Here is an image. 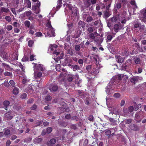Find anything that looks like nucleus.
I'll return each mask as SVG.
<instances>
[{
	"mask_svg": "<svg viewBox=\"0 0 146 146\" xmlns=\"http://www.w3.org/2000/svg\"><path fill=\"white\" fill-rule=\"evenodd\" d=\"M115 58L119 63H121L124 61V58L120 56H117Z\"/></svg>",
	"mask_w": 146,
	"mask_h": 146,
	"instance_id": "2eb2a0df",
	"label": "nucleus"
},
{
	"mask_svg": "<svg viewBox=\"0 0 146 146\" xmlns=\"http://www.w3.org/2000/svg\"><path fill=\"white\" fill-rule=\"evenodd\" d=\"M32 64H34L33 68H34V72L44 71L45 70V68L43 65L42 64H38L34 63H33Z\"/></svg>",
	"mask_w": 146,
	"mask_h": 146,
	"instance_id": "20e7f679",
	"label": "nucleus"
},
{
	"mask_svg": "<svg viewBox=\"0 0 146 146\" xmlns=\"http://www.w3.org/2000/svg\"><path fill=\"white\" fill-rule=\"evenodd\" d=\"M56 70L58 71H60V64L57 65L56 66Z\"/></svg>",
	"mask_w": 146,
	"mask_h": 146,
	"instance_id": "79ce46f5",
	"label": "nucleus"
},
{
	"mask_svg": "<svg viewBox=\"0 0 146 146\" xmlns=\"http://www.w3.org/2000/svg\"><path fill=\"white\" fill-rule=\"evenodd\" d=\"M64 56V54L62 52L61 53V54H60V56L58 57V58H54V60L56 62H58L60 59H62L63 58Z\"/></svg>",
	"mask_w": 146,
	"mask_h": 146,
	"instance_id": "412c9836",
	"label": "nucleus"
},
{
	"mask_svg": "<svg viewBox=\"0 0 146 146\" xmlns=\"http://www.w3.org/2000/svg\"><path fill=\"white\" fill-rule=\"evenodd\" d=\"M119 28V26L118 25L116 24L115 25L114 27V30L116 33L118 32Z\"/></svg>",
	"mask_w": 146,
	"mask_h": 146,
	"instance_id": "a878e982",
	"label": "nucleus"
},
{
	"mask_svg": "<svg viewBox=\"0 0 146 146\" xmlns=\"http://www.w3.org/2000/svg\"><path fill=\"white\" fill-rule=\"evenodd\" d=\"M5 19L8 22H10L11 20V17L9 16H5Z\"/></svg>",
	"mask_w": 146,
	"mask_h": 146,
	"instance_id": "c9c22d12",
	"label": "nucleus"
},
{
	"mask_svg": "<svg viewBox=\"0 0 146 146\" xmlns=\"http://www.w3.org/2000/svg\"><path fill=\"white\" fill-rule=\"evenodd\" d=\"M45 99L46 101H49L51 100L52 98L50 96H48L46 97Z\"/></svg>",
	"mask_w": 146,
	"mask_h": 146,
	"instance_id": "4d7b16f0",
	"label": "nucleus"
},
{
	"mask_svg": "<svg viewBox=\"0 0 146 146\" xmlns=\"http://www.w3.org/2000/svg\"><path fill=\"white\" fill-rule=\"evenodd\" d=\"M59 9H58L57 7H54L53 9L51 10V12H53V11H55L56 12Z\"/></svg>",
	"mask_w": 146,
	"mask_h": 146,
	"instance_id": "69168bd1",
	"label": "nucleus"
},
{
	"mask_svg": "<svg viewBox=\"0 0 146 146\" xmlns=\"http://www.w3.org/2000/svg\"><path fill=\"white\" fill-rule=\"evenodd\" d=\"M121 78V75H117L114 76L112 78L111 81L110 82L111 85H116L119 82Z\"/></svg>",
	"mask_w": 146,
	"mask_h": 146,
	"instance_id": "7ed1b4c3",
	"label": "nucleus"
},
{
	"mask_svg": "<svg viewBox=\"0 0 146 146\" xmlns=\"http://www.w3.org/2000/svg\"><path fill=\"white\" fill-rule=\"evenodd\" d=\"M146 89V82H144L142 84L139 85L135 88V90L137 91H142Z\"/></svg>",
	"mask_w": 146,
	"mask_h": 146,
	"instance_id": "0eeeda50",
	"label": "nucleus"
},
{
	"mask_svg": "<svg viewBox=\"0 0 146 146\" xmlns=\"http://www.w3.org/2000/svg\"><path fill=\"white\" fill-rule=\"evenodd\" d=\"M72 75H71L68 78V81L70 82L72 81Z\"/></svg>",
	"mask_w": 146,
	"mask_h": 146,
	"instance_id": "680f3d73",
	"label": "nucleus"
},
{
	"mask_svg": "<svg viewBox=\"0 0 146 146\" xmlns=\"http://www.w3.org/2000/svg\"><path fill=\"white\" fill-rule=\"evenodd\" d=\"M57 7L58 9H60L62 4V0H58L57 1Z\"/></svg>",
	"mask_w": 146,
	"mask_h": 146,
	"instance_id": "c85d7f7f",
	"label": "nucleus"
},
{
	"mask_svg": "<svg viewBox=\"0 0 146 146\" xmlns=\"http://www.w3.org/2000/svg\"><path fill=\"white\" fill-rule=\"evenodd\" d=\"M97 34L96 32H94L93 33H90L89 35V36L90 38L93 40L95 38V36H96Z\"/></svg>",
	"mask_w": 146,
	"mask_h": 146,
	"instance_id": "aec40b11",
	"label": "nucleus"
},
{
	"mask_svg": "<svg viewBox=\"0 0 146 146\" xmlns=\"http://www.w3.org/2000/svg\"><path fill=\"white\" fill-rule=\"evenodd\" d=\"M75 79L76 82H77V84L78 86L80 87L81 86V83L82 82L81 79H80L79 76L78 74H76L75 77Z\"/></svg>",
	"mask_w": 146,
	"mask_h": 146,
	"instance_id": "9d476101",
	"label": "nucleus"
},
{
	"mask_svg": "<svg viewBox=\"0 0 146 146\" xmlns=\"http://www.w3.org/2000/svg\"><path fill=\"white\" fill-rule=\"evenodd\" d=\"M94 28L93 27H90L88 28L87 29V30L89 32V33H92L94 31Z\"/></svg>",
	"mask_w": 146,
	"mask_h": 146,
	"instance_id": "37998d69",
	"label": "nucleus"
},
{
	"mask_svg": "<svg viewBox=\"0 0 146 146\" xmlns=\"http://www.w3.org/2000/svg\"><path fill=\"white\" fill-rule=\"evenodd\" d=\"M33 43V41L32 40H29L28 42V45L29 47L32 46Z\"/></svg>",
	"mask_w": 146,
	"mask_h": 146,
	"instance_id": "864d4df0",
	"label": "nucleus"
},
{
	"mask_svg": "<svg viewBox=\"0 0 146 146\" xmlns=\"http://www.w3.org/2000/svg\"><path fill=\"white\" fill-rule=\"evenodd\" d=\"M35 35L37 37H39L42 36V33L38 32H36V33Z\"/></svg>",
	"mask_w": 146,
	"mask_h": 146,
	"instance_id": "603ef678",
	"label": "nucleus"
},
{
	"mask_svg": "<svg viewBox=\"0 0 146 146\" xmlns=\"http://www.w3.org/2000/svg\"><path fill=\"white\" fill-rule=\"evenodd\" d=\"M145 29V26L144 25H142L141 24L140 25L139 27V29L140 32H142Z\"/></svg>",
	"mask_w": 146,
	"mask_h": 146,
	"instance_id": "7c9ffc66",
	"label": "nucleus"
},
{
	"mask_svg": "<svg viewBox=\"0 0 146 146\" xmlns=\"http://www.w3.org/2000/svg\"><path fill=\"white\" fill-rule=\"evenodd\" d=\"M2 65L6 70L11 71H13V68H11L9 66L5 63H3Z\"/></svg>",
	"mask_w": 146,
	"mask_h": 146,
	"instance_id": "4468645a",
	"label": "nucleus"
},
{
	"mask_svg": "<svg viewBox=\"0 0 146 146\" xmlns=\"http://www.w3.org/2000/svg\"><path fill=\"white\" fill-rule=\"evenodd\" d=\"M19 89L17 88L14 87L13 90V93L15 95H17L19 93Z\"/></svg>",
	"mask_w": 146,
	"mask_h": 146,
	"instance_id": "6ab92c4d",
	"label": "nucleus"
},
{
	"mask_svg": "<svg viewBox=\"0 0 146 146\" xmlns=\"http://www.w3.org/2000/svg\"><path fill=\"white\" fill-rule=\"evenodd\" d=\"M129 127L130 129L134 131H137L139 129L137 126L134 124H131L129 125Z\"/></svg>",
	"mask_w": 146,
	"mask_h": 146,
	"instance_id": "1a4fd4ad",
	"label": "nucleus"
},
{
	"mask_svg": "<svg viewBox=\"0 0 146 146\" xmlns=\"http://www.w3.org/2000/svg\"><path fill=\"white\" fill-rule=\"evenodd\" d=\"M36 72H34V76L36 78H37L38 77H40L42 76V73L39 72L38 73H36Z\"/></svg>",
	"mask_w": 146,
	"mask_h": 146,
	"instance_id": "5701e85b",
	"label": "nucleus"
},
{
	"mask_svg": "<svg viewBox=\"0 0 146 146\" xmlns=\"http://www.w3.org/2000/svg\"><path fill=\"white\" fill-rule=\"evenodd\" d=\"M29 80H28L26 76H24L23 77V79L22 81V83L23 84H24L26 82H28Z\"/></svg>",
	"mask_w": 146,
	"mask_h": 146,
	"instance_id": "c756f323",
	"label": "nucleus"
},
{
	"mask_svg": "<svg viewBox=\"0 0 146 146\" xmlns=\"http://www.w3.org/2000/svg\"><path fill=\"white\" fill-rule=\"evenodd\" d=\"M19 67L21 68L22 70H23V71H24V70H25L24 68L21 63H20L19 64Z\"/></svg>",
	"mask_w": 146,
	"mask_h": 146,
	"instance_id": "052dcab7",
	"label": "nucleus"
},
{
	"mask_svg": "<svg viewBox=\"0 0 146 146\" xmlns=\"http://www.w3.org/2000/svg\"><path fill=\"white\" fill-rule=\"evenodd\" d=\"M56 141L54 139H52L47 142V145L48 146H52L56 143Z\"/></svg>",
	"mask_w": 146,
	"mask_h": 146,
	"instance_id": "9b49d317",
	"label": "nucleus"
},
{
	"mask_svg": "<svg viewBox=\"0 0 146 146\" xmlns=\"http://www.w3.org/2000/svg\"><path fill=\"white\" fill-rule=\"evenodd\" d=\"M52 130V129L50 127H48L46 130V132L47 133H51Z\"/></svg>",
	"mask_w": 146,
	"mask_h": 146,
	"instance_id": "58836bf2",
	"label": "nucleus"
},
{
	"mask_svg": "<svg viewBox=\"0 0 146 146\" xmlns=\"http://www.w3.org/2000/svg\"><path fill=\"white\" fill-rule=\"evenodd\" d=\"M57 46L56 44H54L52 45L50 47L49 49L50 50L52 51H54L53 52V54H54V56H57L60 53L61 54V53L62 52H60L59 51H57L56 50H55L56 48L57 47Z\"/></svg>",
	"mask_w": 146,
	"mask_h": 146,
	"instance_id": "423d86ee",
	"label": "nucleus"
},
{
	"mask_svg": "<svg viewBox=\"0 0 146 146\" xmlns=\"http://www.w3.org/2000/svg\"><path fill=\"white\" fill-rule=\"evenodd\" d=\"M32 10L34 11L36 13H38L40 12V9L39 8L35 6H32Z\"/></svg>",
	"mask_w": 146,
	"mask_h": 146,
	"instance_id": "dca6fc26",
	"label": "nucleus"
},
{
	"mask_svg": "<svg viewBox=\"0 0 146 146\" xmlns=\"http://www.w3.org/2000/svg\"><path fill=\"white\" fill-rule=\"evenodd\" d=\"M9 82L10 84L13 86H14L15 84V82H14V81L12 80H11L9 81Z\"/></svg>",
	"mask_w": 146,
	"mask_h": 146,
	"instance_id": "3c124183",
	"label": "nucleus"
},
{
	"mask_svg": "<svg viewBox=\"0 0 146 146\" xmlns=\"http://www.w3.org/2000/svg\"><path fill=\"white\" fill-rule=\"evenodd\" d=\"M141 24V23L139 22L138 19H135L133 25L134 27L135 28H137L138 27H139Z\"/></svg>",
	"mask_w": 146,
	"mask_h": 146,
	"instance_id": "f8f14e48",
	"label": "nucleus"
},
{
	"mask_svg": "<svg viewBox=\"0 0 146 146\" xmlns=\"http://www.w3.org/2000/svg\"><path fill=\"white\" fill-rule=\"evenodd\" d=\"M130 81L131 83L135 84L136 82L138 81V79L136 77H132L130 78Z\"/></svg>",
	"mask_w": 146,
	"mask_h": 146,
	"instance_id": "a211bd4d",
	"label": "nucleus"
},
{
	"mask_svg": "<svg viewBox=\"0 0 146 146\" xmlns=\"http://www.w3.org/2000/svg\"><path fill=\"white\" fill-rule=\"evenodd\" d=\"M11 144V142L9 140H7L6 142V146H9Z\"/></svg>",
	"mask_w": 146,
	"mask_h": 146,
	"instance_id": "338daca9",
	"label": "nucleus"
},
{
	"mask_svg": "<svg viewBox=\"0 0 146 146\" xmlns=\"http://www.w3.org/2000/svg\"><path fill=\"white\" fill-rule=\"evenodd\" d=\"M42 141V139L41 138H36L34 140V142L35 144H38Z\"/></svg>",
	"mask_w": 146,
	"mask_h": 146,
	"instance_id": "b1692460",
	"label": "nucleus"
},
{
	"mask_svg": "<svg viewBox=\"0 0 146 146\" xmlns=\"http://www.w3.org/2000/svg\"><path fill=\"white\" fill-rule=\"evenodd\" d=\"M130 3L131 5L133 6L132 10H133V11L134 12L135 10L137 7L135 0H131L130 2Z\"/></svg>",
	"mask_w": 146,
	"mask_h": 146,
	"instance_id": "ddd939ff",
	"label": "nucleus"
},
{
	"mask_svg": "<svg viewBox=\"0 0 146 146\" xmlns=\"http://www.w3.org/2000/svg\"><path fill=\"white\" fill-rule=\"evenodd\" d=\"M111 133V131L110 130L106 131L105 132V134L106 135H109Z\"/></svg>",
	"mask_w": 146,
	"mask_h": 146,
	"instance_id": "5fc2aeb1",
	"label": "nucleus"
},
{
	"mask_svg": "<svg viewBox=\"0 0 146 146\" xmlns=\"http://www.w3.org/2000/svg\"><path fill=\"white\" fill-rule=\"evenodd\" d=\"M32 13V12L31 11H26L25 13V15L27 16H30Z\"/></svg>",
	"mask_w": 146,
	"mask_h": 146,
	"instance_id": "a18cd8bd",
	"label": "nucleus"
},
{
	"mask_svg": "<svg viewBox=\"0 0 146 146\" xmlns=\"http://www.w3.org/2000/svg\"><path fill=\"white\" fill-rule=\"evenodd\" d=\"M6 28L7 30L10 31L12 29L13 27L11 25H8L6 27Z\"/></svg>",
	"mask_w": 146,
	"mask_h": 146,
	"instance_id": "ea45409f",
	"label": "nucleus"
},
{
	"mask_svg": "<svg viewBox=\"0 0 146 146\" xmlns=\"http://www.w3.org/2000/svg\"><path fill=\"white\" fill-rule=\"evenodd\" d=\"M24 24L26 27H27L28 28L30 27V23L29 21L28 20L25 21L24 23Z\"/></svg>",
	"mask_w": 146,
	"mask_h": 146,
	"instance_id": "bb28decb",
	"label": "nucleus"
},
{
	"mask_svg": "<svg viewBox=\"0 0 146 146\" xmlns=\"http://www.w3.org/2000/svg\"><path fill=\"white\" fill-rule=\"evenodd\" d=\"M10 12L9 10L7 8L1 7L0 8V16H4Z\"/></svg>",
	"mask_w": 146,
	"mask_h": 146,
	"instance_id": "39448f33",
	"label": "nucleus"
},
{
	"mask_svg": "<svg viewBox=\"0 0 146 146\" xmlns=\"http://www.w3.org/2000/svg\"><path fill=\"white\" fill-rule=\"evenodd\" d=\"M133 59L134 60V62L136 64H139L141 63V60L139 58H135L134 57Z\"/></svg>",
	"mask_w": 146,
	"mask_h": 146,
	"instance_id": "cd10ccee",
	"label": "nucleus"
},
{
	"mask_svg": "<svg viewBox=\"0 0 146 146\" xmlns=\"http://www.w3.org/2000/svg\"><path fill=\"white\" fill-rule=\"evenodd\" d=\"M141 14L144 17H146V9L142 11Z\"/></svg>",
	"mask_w": 146,
	"mask_h": 146,
	"instance_id": "09e8293b",
	"label": "nucleus"
},
{
	"mask_svg": "<svg viewBox=\"0 0 146 146\" xmlns=\"http://www.w3.org/2000/svg\"><path fill=\"white\" fill-rule=\"evenodd\" d=\"M113 96L116 98H118L120 97V95L119 93H116L114 94Z\"/></svg>",
	"mask_w": 146,
	"mask_h": 146,
	"instance_id": "72a5a7b5",
	"label": "nucleus"
},
{
	"mask_svg": "<svg viewBox=\"0 0 146 146\" xmlns=\"http://www.w3.org/2000/svg\"><path fill=\"white\" fill-rule=\"evenodd\" d=\"M4 75L6 76H11L12 75V74L11 72H6L4 73Z\"/></svg>",
	"mask_w": 146,
	"mask_h": 146,
	"instance_id": "49530a36",
	"label": "nucleus"
},
{
	"mask_svg": "<svg viewBox=\"0 0 146 146\" xmlns=\"http://www.w3.org/2000/svg\"><path fill=\"white\" fill-rule=\"evenodd\" d=\"M35 56L33 55H31L30 56V60L31 61H32L34 60H35V58H34V57Z\"/></svg>",
	"mask_w": 146,
	"mask_h": 146,
	"instance_id": "774afa93",
	"label": "nucleus"
},
{
	"mask_svg": "<svg viewBox=\"0 0 146 146\" xmlns=\"http://www.w3.org/2000/svg\"><path fill=\"white\" fill-rule=\"evenodd\" d=\"M26 3L28 5L27 7L30 8L31 7V3L30 1L29 0H26Z\"/></svg>",
	"mask_w": 146,
	"mask_h": 146,
	"instance_id": "4c0bfd02",
	"label": "nucleus"
},
{
	"mask_svg": "<svg viewBox=\"0 0 146 146\" xmlns=\"http://www.w3.org/2000/svg\"><path fill=\"white\" fill-rule=\"evenodd\" d=\"M51 23L50 21H48L46 24V26L47 28L45 30V34L46 37H51L55 36L54 29L52 27Z\"/></svg>",
	"mask_w": 146,
	"mask_h": 146,
	"instance_id": "f03ea898",
	"label": "nucleus"
},
{
	"mask_svg": "<svg viewBox=\"0 0 146 146\" xmlns=\"http://www.w3.org/2000/svg\"><path fill=\"white\" fill-rule=\"evenodd\" d=\"M10 104V102L7 100L3 102V105L5 107V110H7V107Z\"/></svg>",
	"mask_w": 146,
	"mask_h": 146,
	"instance_id": "4be33fe9",
	"label": "nucleus"
},
{
	"mask_svg": "<svg viewBox=\"0 0 146 146\" xmlns=\"http://www.w3.org/2000/svg\"><path fill=\"white\" fill-rule=\"evenodd\" d=\"M26 91L28 93L33 92V90L31 89V86L28 88H27L26 89Z\"/></svg>",
	"mask_w": 146,
	"mask_h": 146,
	"instance_id": "f704fd0d",
	"label": "nucleus"
},
{
	"mask_svg": "<svg viewBox=\"0 0 146 146\" xmlns=\"http://www.w3.org/2000/svg\"><path fill=\"white\" fill-rule=\"evenodd\" d=\"M58 87L56 86H53L52 87H49V90L51 92L56 91L58 90Z\"/></svg>",
	"mask_w": 146,
	"mask_h": 146,
	"instance_id": "f3484780",
	"label": "nucleus"
},
{
	"mask_svg": "<svg viewBox=\"0 0 146 146\" xmlns=\"http://www.w3.org/2000/svg\"><path fill=\"white\" fill-rule=\"evenodd\" d=\"M142 113V111H139V112L137 113L135 116V117L136 118L138 119L140 117L141 114Z\"/></svg>",
	"mask_w": 146,
	"mask_h": 146,
	"instance_id": "2f4dec72",
	"label": "nucleus"
},
{
	"mask_svg": "<svg viewBox=\"0 0 146 146\" xmlns=\"http://www.w3.org/2000/svg\"><path fill=\"white\" fill-rule=\"evenodd\" d=\"M14 31L15 33H19L20 32V29L17 28H15L14 29Z\"/></svg>",
	"mask_w": 146,
	"mask_h": 146,
	"instance_id": "e2e57ef3",
	"label": "nucleus"
},
{
	"mask_svg": "<svg viewBox=\"0 0 146 146\" xmlns=\"http://www.w3.org/2000/svg\"><path fill=\"white\" fill-rule=\"evenodd\" d=\"M72 67L73 68V70L74 71H75L76 70H78L79 69V67L76 65H73L72 66Z\"/></svg>",
	"mask_w": 146,
	"mask_h": 146,
	"instance_id": "393cba45",
	"label": "nucleus"
},
{
	"mask_svg": "<svg viewBox=\"0 0 146 146\" xmlns=\"http://www.w3.org/2000/svg\"><path fill=\"white\" fill-rule=\"evenodd\" d=\"M28 60V58L26 56H24L22 59V61L24 62L27 61Z\"/></svg>",
	"mask_w": 146,
	"mask_h": 146,
	"instance_id": "13d9d810",
	"label": "nucleus"
},
{
	"mask_svg": "<svg viewBox=\"0 0 146 146\" xmlns=\"http://www.w3.org/2000/svg\"><path fill=\"white\" fill-rule=\"evenodd\" d=\"M110 86H108L106 88V92L107 94H111L110 92Z\"/></svg>",
	"mask_w": 146,
	"mask_h": 146,
	"instance_id": "473e14b6",
	"label": "nucleus"
},
{
	"mask_svg": "<svg viewBox=\"0 0 146 146\" xmlns=\"http://www.w3.org/2000/svg\"><path fill=\"white\" fill-rule=\"evenodd\" d=\"M10 133V131H9V130H5V133H4V134H5V135H8Z\"/></svg>",
	"mask_w": 146,
	"mask_h": 146,
	"instance_id": "8fccbe9b",
	"label": "nucleus"
},
{
	"mask_svg": "<svg viewBox=\"0 0 146 146\" xmlns=\"http://www.w3.org/2000/svg\"><path fill=\"white\" fill-rule=\"evenodd\" d=\"M93 20V19L91 17H88L86 19V21L87 22H89L92 21Z\"/></svg>",
	"mask_w": 146,
	"mask_h": 146,
	"instance_id": "a19ab883",
	"label": "nucleus"
},
{
	"mask_svg": "<svg viewBox=\"0 0 146 146\" xmlns=\"http://www.w3.org/2000/svg\"><path fill=\"white\" fill-rule=\"evenodd\" d=\"M112 38V36L111 35H108L107 36V38L109 41H110Z\"/></svg>",
	"mask_w": 146,
	"mask_h": 146,
	"instance_id": "6e6d98bb",
	"label": "nucleus"
},
{
	"mask_svg": "<svg viewBox=\"0 0 146 146\" xmlns=\"http://www.w3.org/2000/svg\"><path fill=\"white\" fill-rule=\"evenodd\" d=\"M27 96V94L26 93H24L22 94L20 96V98L22 99H25Z\"/></svg>",
	"mask_w": 146,
	"mask_h": 146,
	"instance_id": "e433bc0d",
	"label": "nucleus"
},
{
	"mask_svg": "<svg viewBox=\"0 0 146 146\" xmlns=\"http://www.w3.org/2000/svg\"><path fill=\"white\" fill-rule=\"evenodd\" d=\"M64 6L65 7L64 12L65 13H70L74 17L76 16L78 12L76 7L72 8V6L68 3H64Z\"/></svg>",
	"mask_w": 146,
	"mask_h": 146,
	"instance_id": "f257e3e1",
	"label": "nucleus"
},
{
	"mask_svg": "<svg viewBox=\"0 0 146 146\" xmlns=\"http://www.w3.org/2000/svg\"><path fill=\"white\" fill-rule=\"evenodd\" d=\"M91 3L90 0H88L87 3L86 4V5L87 7H89L91 4Z\"/></svg>",
	"mask_w": 146,
	"mask_h": 146,
	"instance_id": "0e129e2a",
	"label": "nucleus"
},
{
	"mask_svg": "<svg viewBox=\"0 0 146 146\" xmlns=\"http://www.w3.org/2000/svg\"><path fill=\"white\" fill-rule=\"evenodd\" d=\"M18 24L17 23V22H14L13 23L12 25L15 27H16L17 28V27H18Z\"/></svg>",
	"mask_w": 146,
	"mask_h": 146,
	"instance_id": "bf43d9fd",
	"label": "nucleus"
},
{
	"mask_svg": "<svg viewBox=\"0 0 146 146\" xmlns=\"http://www.w3.org/2000/svg\"><path fill=\"white\" fill-rule=\"evenodd\" d=\"M4 119L5 120H10L13 118L12 115L11 114V112H8L5 114L4 117Z\"/></svg>",
	"mask_w": 146,
	"mask_h": 146,
	"instance_id": "6e6552de",
	"label": "nucleus"
},
{
	"mask_svg": "<svg viewBox=\"0 0 146 146\" xmlns=\"http://www.w3.org/2000/svg\"><path fill=\"white\" fill-rule=\"evenodd\" d=\"M134 108L133 106H130L128 107V111L130 112H131L133 111Z\"/></svg>",
	"mask_w": 146,
	"mask_h": 146,
	"instance_id": "de8ad7c7",
	"label": "nucleus"
},
{
	"mask_svg": "<svg viewBox=\"0 0 146 146\" xmlns=\"http://www.w3.org/2000/svg\"><path fill=\"white\" fill-rule=\"evenodd\" d=\"M80 49V47L79 45H76L75 46V49L77 51H79Z\"/></svg>",
	"mask_w": 146,
	"mask_h": 146,
	"instance_id": "c03bdc74",
	"label": "nucleus"
}]
</instances>
